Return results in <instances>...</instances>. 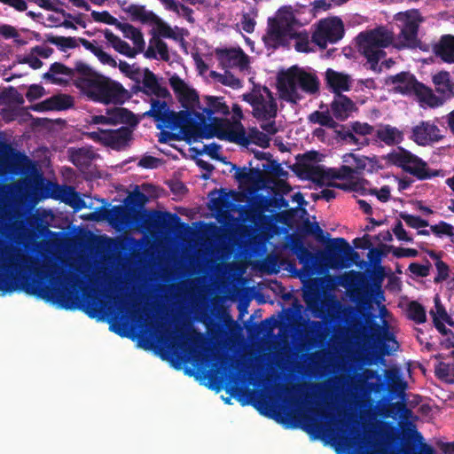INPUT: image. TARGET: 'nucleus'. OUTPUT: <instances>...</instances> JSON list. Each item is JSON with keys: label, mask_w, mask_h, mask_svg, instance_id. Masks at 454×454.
I'll use <instances>...</instances> for the list:
<instances>
[{"label": "nucleus", "mask_w": 454, "mask_h": 454, "mask_svg": "<svg viewBox=\"0 0 454 454\" xmlns=\"http://www.w3.org/2000/svg\"><path fill=\"white\" fill-rule=\"evenodd\" d=\"M52 287L42 290V295L66 309L82 307L91 317L114 316L111 328L120 333L117 329L118 315L127 314L132 319L142 322L141 305L134 299L121 295L114 299V306H108L98 297V290L90 286L89 275L78 270L66 271L63 268L54 267L50 274Z\"/></svg>", "instance_id": "obj_1"}, {"label": "nucleus", "mask_w": 454, "mask_h": 454, "mask_svg": "<svg viewBox=\"0 0 454 454\" xmlns=\"http://www.w3.org/2000/svg\"><path fill=\"white\" fill-rule=\"evenodd\" d=\"M394 20L400 28L395 41L394 33L385 27L366 30L357 36L359 49L373 70H376L379 62L385 57L384 49L389 45L394 44L397 49L419 46L418 29L423 19L419 11L412 9L398 12Z\"/></svg>", "instance_id": "obj_2"}, {"label": "nucleus", "mask_w": 454, "mask_h": 454, "mask_svg": "<svg viewBox=\"0 0 454 454\" xmlns=\"http://www.w3.org/2000/svg\"><path fill=\"white\" fill-rule=\"evenodd\" d=\"M312 404L308 395L296 404L295 417L303 428L308 433L329 439L335 445L338 454H358L352 450L363 442L358 423L347 424L341 419L337 422L325 421L324 419H331L330 416L312 407Z\"/></svg>", "instance_id": "obj_3"}, {"label": "nucleus", "mask_w": 454, "mask_h": 454, "mask_svg": "<svg viewBox=\"0 0 454 454\" xmlns=\"http://www.w3.org/2000/svg\"><path fill=\"white\" fill-rule=\"evenodd\" d=\"M146 321L147 318H145L141 326L153 329L159 347L168 355L184 362L203 364L207 349L200 334L178 327L171 330L158 319L153 325H149Z\"/></svg>", "instance_id": "obj_4"}, {"label": "nucleus", "mask_w": 454, "mask_h": 454, "mask_svg": "<svg viewBox=\"0 0 454 454\" xmlns=\"http://www.w3.org/2000/svg\"><path fill=\"white\" fill-rule=\"evenodd\" d=\"M354 292L356 293L357 303L370 305L372 301H374L379 306L381 324L371 326V334L368 336V339L374 342L383 355L393 354L399 348V344L394 335V318L387 308L384 305H380L385 301L381 286L375 284L370 288L366 286L364 290L359 288Z\"/></svg>", "instance_id": "obj_5"}, {"label": "nucleus", "mask_w": 454, "mask_h": 454, "mask_svg": "<svg viewBox=\"0 0 454 454\" xmlns=\"http://www.w3.org/2000/svg\"><path fill=\"white\" fill-rule=\"evenodd\" d=\"M38 262L26 251L0 239V294L4 295L17 289L16 280L27 273H35Z\"/></svg>", "instance_id": "obj_6"}, {"label": "nucleus", "mask_w": 454, "mask_h": 454, "mask_svg": "<svg viewBox=\"0 0 454 454\" xmlns=\"http://www.w3.org/2000/svg\"><path fill=\"white\" fill-rule=\"evenodd\" d=\"M90 123L99 126H116L121 123L136 125L137 123L134 114L122 107L108 109L106 114L93 115ZM89 136L97 141L114 149H121L131 137V129L129 127H121L116 129L98 128V131L89 133Z\"/></svg>", "instance_id": "obj_7"}, {"label": "nucleus", "mask_w": 454, "mask_h": 454, "mask_svg": "<svg viewBox=\"0 0 454 454\" xmlns=\"http://www.w3.org/2000/svg\"><path fill=\"white\" fill-rule=\"evenodd\" d=\"M145 114L153 117L157 121V128L161 130L183 132L194 139L205 137L202 116L189 111H170L167 103L160 98L152 100L151 109Z\"/></svg>", "instance_id": "obj_8"}, {"label": "nucleus", "mask_w": 454, "mask_h": 454, "mask_svg": "<svg viewBox=\"0 0 454 454\" xmlns=\"http://www.w3.org/2000/svg\"><path fill=\"white\" fill-rule=\"evenodd\" d=\"M336 285L332 276L311 280L302 290V300L315 317H334L340 312L341 302L335 294Z\"/></svg>", "instance_id": "obj_9"}, {"label": "nucleus", "mask_w": 454, "mask_h": 454, "mask_svg": "<svg viewBox=\"0 0 454 454\" xmlns=\"http://www.w3.org/2000/svg\"><path fill=\"white\" fill-rule=\"evenodd\" d=\"M320 82L316 73L292 67L281 73L278 78L279 98L291 104H297L305 95H315L319 91Z\"/></svg>", "instance_id": "obj_10"}, {"label": "nucleus", "mask_w": 454, "mask_h": 454, "mask_svg": "<svg viewBox=\"0 0 454 454\" xmlns=\"http://www.w3.org/2000/svg\"><path fill=\"white\" fill-rule=\"evenodd\" d=\"M343 165L333 170V176L341 180L335 183L334 186L344 191L364 192L366 182L355 177V175L363 171L373 172L379 168V160L375 156L367 157L355 153H345L342 157Z\"/></svg>", "instance_id": "obj_11"}, {"label": "nucleus", "mask_w": 454, "mask_h": 454, "mask_svg": "<svg viewBox=\"0 0 454 454\" xmlns=\"http://www.w3.org/2000/svg\"><path fill=\"white\" fill-rule=\"evenodd\" d=\"M77 84L82 93L95 101L121 104L126 98L127 90L121 83L101 74H89Z\"/></svg>", "instance_id": "obj_12"}, {"label": "nucleus", "mask_w": 454, "mask_h": 454, "mask_svg": "<svg viewBox=\"0 0 454 454\" xmlns=\"http://www.w3.org/2000/svg\"><path fill=\"white\" fill-rule=\"evenodd\" d=\"M243 98L252 106L253 116L261 123L263 131L276 134L278 106L271 91L266 87H254L251 92L244 94Z\"/></svg>", "instance_id": "obj_13"}, {"label": "nucleus", "mask_w": 454, "mask_h": 454, "mask_svg": "<svg viewBox=\"0 0 454 454\" xmlns=\"http://www.w3.org/2000/svg\"><path fill=\"white\" fill-rule=\"evenodd\" d=\"M266 134L253 128L247 134L245 128L240 121H221L214 125V131L206 133L205 137L210 138L216 137L222 140H227L241 145H247L250 143L255 144L261 147H267L270 144V137Z\"/></svg>", "instance_id": "obj_14"}, {"label": "nucleus", "mask_w": 454, "mask_h": 454, "mask_svg": "<svg viewBox=\"0 0 454 454\" xmlns=\"http://www.w3.org/2000/svg\"><path fill=\"white\" fill-rule=\"evenodd\" d=\"M297 24L294 12L290 7L280 9L274 19H269L267 33L263 35L265 44L277 48L287 43Z\"/></svg>", "instance_id": "obj_15"}, {"label": "nucleus", "mask_w": 454, "mask_h": 454, "mask_svg": "<svg viewBox=\"0 0 454 454\" xmlns=\"http://www.w3.org/2000/svg\"><path fill=\"white\" fill-rule=\"evenodd\" d=\"M386 158L389 163L401 168L419 180L430 179L440 174L438 170L430 169L426 161L403 147L393 150Z\"/></svg>", "instance_id": "obj_16"}, {"label": "nucleus", "mask_w": 454, "mask_h": 454, "mask_svg": "<svg viewBox=\"0 0 454 454\" xmlns=\"http://www.w3.org/2000/svg\"><path fill=\"white\" fill-rule=\"evenodd\" d=\"M117 27L123 33V35L133 42L134 47L122 41L109 29L104 31L105 38L112 47L121 54L129 58H134L137 53L144 51L145 43L143 34L133 26L124 23H118Z\"/></svg>", "instance_id": "obj_17"}, {"label": "nucleus", "mask_w": 454, "mask_h": 454, "mask_svg": "<svg viewBox=\"0 0 454 454\" xmlns=\"http://www.w3.org/2000/svg\"><path fill=\"white\" fill-rule=\"evenodd\" d=\"M128 12L134 19L153 26L160 36L178 41L187 35L186 30L178 27H170L152 11L146 10L145 6L132 4Z\"/></svg>", "instance_id": "obj_18"}, {"label": "nucleus", "mask_w": 454, "mask_h": 454, "mask_svg": "<svg viewBox=\"0 0 454 454\" xmlns=\"http://www.w3.org/2000/svg\"><path fill=\"white\" fill-rule=\"evenodd\" d=\"M344 26L336 17L321 20L316 26L311 41L320 48H326L328 43H335L342 38Z\"/></svg>", "instance_id": "obj_19"}, {"label": "nucleus", "mask_w": 454, "mask_h": 454, "mask_svg": "<svg viewBox=\"0 0 454 454\" xmlns=\"http://www.w3.org/2000/svg\"><path fill=\"white\" fill-rule=\"evenodd\" d=\"M169 84L175 91L176 97L181 102L182 106L185 108L184 111L194 113L195 114L200 115L204 119V124L202 130L205 133L214 131V126L206 124V117L203 114H200L196 111V107L199 105V96L197 92L190 88L179 76L173 75L169 78Z\"/></svg>", "instance_id": "obj_20"}, {"label": "nucleus", "mask_w": 454, "mask_h": 454, "mask_svg": "<svg viewBox=\"0 0 454 454\" xmlns=\"http://www.w3.org/2000/svg\"><path fill=\"white\" fill-rule=\"evenodd\" d=\"M442 137L440 129L429 121H423L413 126L410 136L411 140L422 146L439 142Z\"/></svg>", "instance_id": "obj_21"}, {"label": "nucleus", "mask_w": 454, "mask_h": 454, "mask_svg": "<svg viewBox=\"0 0 454 454\" xmlns=\"http://www.w3.org/2000/svg\"><path fill=\"white\" fill-rule=\"evenodd\" d=\"M93 219L106 220L117 230L124 229L131 222L129 210L123 206H115L111 209H104L93 215Z\"/></svg>", "instance_id": "obj_22"}, {"label": "nucleus", "mask_w": 454, "mask_h": 454, "mask_svg": "<svg viewBox=\"0 0 454 454\" xmlns=\"http://www.w3.org/2000/svg\"><path fill=\"white\" fill-rule=\"evenodd\" d=\"M216 56L225 68L236 67L244 72L249 67L248 57L240 49L216 50Z\"/></svg>", "instance_id": "obj_23"}, {"label": "nucleus", "mask_w": 454, "mask_h": 454, "mask_svg": "<svg viewBox=\"0 0 454 454\" xmlns=\"http://www.w3.org/2000/svg\"><path fill=\"white\" fill-rule=\"evenodd\" d=\"M386 84L390 86L394 91L402 94L417 92L420 87L414 75L408 72L388 76L386 79Z\"/></svg>", "instance_id": "obj_24"}, {"label": "nucleus", "mask_w": 454, "mask_h": 454, "mask_svg": "<svg viewBox=\"0 0 454 454\" xmlns=\"http://www.w3.org/2000/svg\"><path fill=\"white\" fill-rule=\"evenodd\" d=\"M30 160L23 153L15 151L12 147L5 146L0 151V165L10 172H16L27 167Z\"/></svg>", "instance_id": "obj_25"}, {"label": "nucleus", "mask_w": 454, "mask_h": 454, "mask_svg": "<svg viewBox=\"0 0 454 454\" xmlns=\"http://www.w3.org/2000/svg\"><path fill=\"white\" fill-rule=\"evenodd\" d=\"M53 49L47 45H36L24 55L17 57L19 64H27L33 69H39L43 66L41 59H48Z\"/></svg>", "instance_id": "obj_26"}, {"label": "nucleus", "mask_w": 454, "mask_h": 454, "mask_svg": "<svg viewBox=\"0 0 454 454\" xmlns=\"http://www.w3.org/2000/svg\"><path fill=\"white\" fill-rule=\"evenodd\" d=\"M375 136L388 146L397 145L404 140L403 132L390 124H380L375 131Z\"/></svg>", "instance_id": "obj_27"}, {"label": "nucleus", "mask_w": 454, "mask_h": 454, "mask_svg": "<svg viewBox=\"0 0 454 454\" xmlns=\"http://www.w3.org/2000/svg\"><path fill=\"white\" fill-rule=\"evenodd\" d=\"M372 433L382 443L377 444L372 450H376L379 446H387L395 440V429L387 422L375 421L373 422L368 431Z\"/></svg>", "instance_id": "obj_28"}, {"label": "nucleus", "mask_w": 454, "mask_h": 454, "mask_svg": "<svg viewBox=\"0 0 454 454\" xmlns=\"http://www.w3.org/2000/svg\"><path fill=\"white\" fill-rule=\"evenodd\" d=\"M25 184L26 182L24 180L0 184V200L3 201L22 202L25 198L23 194Z\"/></svg>", "instance_id": "obj_29"}, {"label": "nucleus", "mask_w": 454, "mask_h": 454, "mask_svg": "<svg viewBox=\"0 0 454 454\" xmlns=\"http://www.w3.org/2000/svg\"><path fill=\"white\" fill-rule=\"evenodd\" d=\"M325 79L327 85L339 94L340 91H347L350 88L351 78L344 73L329 68L325 72Z\"/></svg>", "instance_id": "obj_30"}, {"label": "nucleus", "mask_w": 454, "mask_h": 454, "mask_svg": "<svg viewBox=\"0 0 454 454\" xmlns=\"http://www.w3.org/2000/svg\"><path fill=\"white\" fill-rule=\"evenodd\" d=\"M434 52L443 62L454 63V36L450 35L442 36L434 44Z\"/></svg>", "instance_id": "obj_31"}, {"label": "nucleus", "mask_w": 454, "mask_h": 454, "mask_svg": "<svg viewBox=\"0 0 454 454\" xmlns=\"http://www.w3.org/2000/svg\"><path fill=\"white\" fill-rule=\"evenodd\" d=\"M142 86L146 94L159 98H165L169 95L168 90L159 83L157 77L149 70L145 71Z\"/></svg>", "instance_id": "obj_32"}, {"label": "nucleus", "mask_w": 454, "mask_h": 454, "mask_svg": "<svg viewBox=\"0 0 454 454\" xmlns=\"http://www.w3.org/2000/svg\"><path fill=\"white\" fill-rule=\"evenodd\" d=\"M145 57L147 59H161L168 61L170 59L168 45L159 37H153L149 41L147 50L145 51Z\"/></svg>", "instance_id": "obj_33"}, {"label": "nucleus", "mask_w": 454, "mask_h": 454, "mask_svg": "<svg viewBox=\"0 0 454 454\" xmlns=\"http://www.w3.org/2000/svg\"><path fill=\"white\" fill-rule=\"evenodd\" d=\"M433 82L438 93L444 98L454 95V83L450 80V74L447 71H440L433 75Z\"/></svg>", "instance_id": "obj_34"}, {"label": "nucleus", "mask_w": 454, "mask_h": 454, "mask_svg": "<svg viewBox=\"0 0 454 454\" xmlns=\"http://www.w3.org/2000/svg\"><path fill=\"white\" fill-rule=\"evenodd\" d=\"M209 209L218 214H224L230 211L233 204L229 193L224 192H214L210 194Z\"/></svg>", "instance_id": "obj_35"}, {"label": "nucleus", "mask_w": 454, "mask_h": 454, "mask_svg": "<svg viewBox=\"0 0 454 454\" xmlns=\"http://www.w3.org/2000/svg\"><path fill=\"white\" fill-rule=\"evenodd\" d=\"M333 114L339 120H345L354 109L353 102L346 96L338 94L331 105Z\"/></svg>", "instance_id": "obj_36"}, {"label": "nucleus", "mask_w": 454, "mask_h": 454, "mask_svg": "<svg viewBox=\"0 0 454 454\" xmlns=\"http://www.w3.org/2000/svg\"><path fill=\"white\" fill-rule=\"evenodd\" d=\"M339 285L342 287H351L353 286H357L356 288H354L351 293L352 296L356 299V293L354 292L359 288L364 290L365 286H369L367 284L361 279V274L356 271H348L339 277Z\"/></svg>", "instance_id": "obj_37"}, {"label": "nucleus", "mask_w": 454, "mask_h": 454, "mask_svg": "<svg viewBox=\"0 0 454 454\" xmlns=\"http://www.w3.org/2000/svg\"><path fill=\"white\" fill-rule=\"evenodd\" d=\"M254 405L261 413L270 418L279 417L282 413V408L270 397L259 398L254 401Z\"/></svg>", "instance_id": "obj_38"}, {"label": "nucleus", "mask_w": 454, "mask_h": 454, "mask_svg": "<svg viewBox=\"0 0 454 454\" xmlns=\"http://www.w3.org/2000/svg\"><path fill=\"white\" fill-rule=\"evenodd\" d=\"M82 45L90 52H92L102 64L108 65L110 67H116V61L112 58V56L106 53L103 50L102 46L99 45L96 41L90 42L87 40H82Z\"/></svg>", "instance_id": "obj_39"}, {"label": "nucleus", "mask_w": 454, "mask_h": 454, "mask_svg": "<svg viewBox=\"0 0 454 454\" xmlns=\"http://www.w3.org/2000/svg\"><path fill=\"white\" fill-rule=\"evenodd\" d=\"M0 38L12 40L17 46H24L27 43L15 27L5 23H0Z\"/></svg>", "instance_id": "obj_40"}, {"label": "nucleus", "mask_w": 454, "mask_h": 454, "mask_svg": "<svg viewBox=\"0 0 454 454\" xmlns=\"http://www.w3.org/2000/svg\"><path fill=\"white\" fill-rule=\"evenodd\" d=\"M167 11L175 12L177 16L184 18L188 22L194 21L192 11L179 4L176 0H159Z\"/></svg>", "instance_id": "obj_41"}, {"label": "nucleus", "mask_w": 454, "mask_h": 454, "mask_svg": "<svg viewBox=\"0 0 454 454\" xmlns=\"http://www.w3.org/2000/svg\"><path fill=\"white\" fill-rule=\"evenodd\" d=\"M73 105L71 97L59 95L52 97L42 103L41 109L43 110H62L70 107Z\"/></svg>", "instance_id": "obj_42"}, {"label": "nucleus", "mask_w": 454, "mask_h": 454, "mask_svg": "<svg viewBox=\"0 0 454 454\" xmlns=\"http://www.w3.org/2000/svg\"><path fill=\"white\" fill-rule=\"evenodd\" d=\"M386 378L387 380L388 387L390 391L402 394L407 388V383L401 377L396 370L390 369L386 371Z\"/></svg>", "instance_id": "obj_43"}, {"label": "nucleus", "mask_w": 454, "mask_h": 454, "mask_svg": "<svg viewBox=\"0 0 454 454\" xmlns=\"http://www.w3.org/2000/svg\"><path fill=\"white\" fill-rule=\"evenodd\" d=\"M69 153L71 161L77 167L87 166L94 155V153L88 148L70 150Z\"/></svg>", "instance_id": "obj_44"}, {"label": "nucleus", "mask_w": 454, "mask_h": 454, "mask_svg": "<svg viewBox=\"0 0 454 454\" xmlns=\"http://www.w3.org/2000/svg\"><path fill=\"white\" fill-rule=\"evenodd\" d=\"M236 180L242 185H251L261 176L260 172L247 168H238L234 175Z\"/></svg>", "instance_id": "obj_45"}, {"label": "nucleus", "mask_w": 454, "mask_h": 454, "mask_svg": "<svg viewBox=\"0 0 454 454\" xmlns=\"http://www.w3.org/2000/svg\"><path fill=\"white\" fill-rule=\"evenodd\" d=\"M339 137L346 144L357 145L358 147L368 145L370 143V140L367 137H358L350 126L339 131Z\"/></svg>", "instance_id": "obj_46"}, {"label": "nucleus", "mask_w": 454, "mask_h": 454, "mask_svg": "<svg viewBox=\"0 0 454 454\" xmlns=\"http://www.w3.org/2000/svg\"><path fill=\"white\" fill-rule=\"evenodd\" d=\"M204 113L209 117L214 114H226L229 109L221 98L208 97L207 106L204 109Z\"/></svg>", "instance_id": "obj_47"}, {"label": "nucleus", "mask_w": 454, "mask_h": 454, "mask_svg": "<svg viewBox=\"0 0 454 454\" xmlns=\"http://www.w3.org/2000/svg\"><path fill=\"white\" fill-rule=\"evenodd\" d=\"M438 379L446 383L454 384V364L439 363L434 369Z\"/></svg>", "instance_id": "obj_48"}, {"label": "nucleus", "mask_w": 454, "mask_h": 454, "mask_svg": "<svg viewBox=\"0 0 454 454\" xmlns=\"http://www.w3.org/2000/svg\"><path fill=\"white\" fill-rule=\"evenodd\" d=\"M294 254H296L300 263L303 264L307 275H309V270L308 269L309 267V264L313 261V254L302 243L296 244L294 247Z\"/></svg>", "instance_id": "obj_49"}, {"label": "nucleus", "mask_w": 454, "mask_h": 454, "mask_svg": "<svg viewBox=\"0 0 454 454\" xmlns=\"http://www.w3.org/2000/svg\"><path fill=\"white\" fill-rule=\"evenodd\" d=\"M408 316L409 317L416 322L421 324L426 322L427 315L424 307L417 301H411L408 306Z\"/></svg>", "instance_id": "obj_50"}, {"label": "nucleus", "mask_w": 454, "mask_h": 454, "mask_svg": "<svg viewBox=\"0 0 454 454\" xmlns=\"http://www.w3.org/2000/svg\"><path fill=\"white\" fill-rule=\"evenodd\" d=\"M289 39L294 40V48L296 51L301 52H309L311 51L310 41L309 35L305 32H295L289 37Z\"/></svg>", "instance_id": "obj_51"}, {"label": "nucleus", "mask_w": 454, "mask_h": 454, "mask_svg": "<svg viewBox=\"0 0 454 454\" xmlns=\"http://www.w3.org/2000/svg\"><path fill=\"white\" fill-rule=\"evenodd\" d=\"M69 69L64 65L60 63H54L51 66L50 70L44 76L51 79L52 82H61L63 78L60 75H69Z\"/></svg>", "instance_id": "obj_52"}, {"label": "nucleus", "mask_w": 454, "mask_h": 454, "mask_svg": "<svg viewBox=\"0 0 454 454\" xmlns=\"http://www.w3.org/2000/svg\"><path fill=\"white\" fill-rule=\"evenodd\" d=\"M309 121L312 123H317L328 128H334L336 125L333 117L325 112L315 111L309 116Z\"/></svg>", "instance_id": "obj_53"}, {"label": "nucleus", "mask_w": 454, "mask_h": 454, "mask_svg": "<svg viewBox=\"0 0 454 454\" xmlns=\"http://www.w3.org/2000/svg\"><path fill=\"white\" fill-rule=\"evenodd\" d=\"M212 76L223 85L230 86L233 89L241 87L240 80L228 72H225L224 74H216L215 72H212Z\"/></svg>", "instance_id": "obj_54"}, {"label": "nucleus", "mask_w": 454, "mask_h": 454, "mask_svg": "<svg viewBox=\"0 0 454 454\" xmlns=\"http://www.w3.org/2000/svg\"><path fill=\"white\" fill-rule=\"evenodd\" d=\"M257 12L254 9H251L248 12H246L242 16L240 26L247 33H252L255 27V17Z\"/></svg>", "instance_id": "obj_55"}, {"label": "nucleus", "mask_w": 454, "mask_h": 454, "mask_svg": "<svg viewBox=\"0 0 454 454\" xmlns=\"http://www.w3.org/2000/svg\"><path fill=\"white\" fill-rule=\"evenodd\" d=\"M349 126L358 137H366L374 131V128L366 122L354 121Z\"/></svg>", "instance_id": "obj_56"}, {"label": "nucleus", "mask_w": 454, "mask_h": 454, "mask_svg": "<svg viewBox=\"0 0 454 454\" xmlns=\"http://www.w3.org/2000/svg\"><path fill=\"white\" fill-rule=\"evenodd\" d=\"M49 42L59 46L63 51L77 46L76 40L73 37L51 36L49 38Z\"/></svg>", "instance_id": "obj_57"}, {"label": "nucleus", "mask_w": 454, "mask_h": 454, "mask_svg": "<svg viewBox=\"0 0 454 454\" xmlns=\"http://www.w3.org/2000/svg\"><path fill=\"white\" fill-rule=\"evenodd\" d=\"M430 256L436 260L435 266L437 269V276L434 278V282L439 283L445 280L449 275L448 266L441 261L434 252L430 253Z\"/></svg>", "instance_id": "obj_58"}, {"label": "nucleus", "mask_w": 454, "mask_h": 454, "mask_svg": "<svg viewBox=\"0 0 454 454\" xmlns=\"http://www.w3.org/2000/svg\"><path fill=\"white\" fill-rule=\"evenodd\" d=\"M400 216L404 221V223L411 228L419 229L422 227L428 226L427 221L423 220L419 216L412 215L406 213H402Z\"/></svg>", "instance_id": "obj_59"}, {"label": "nucleus", "mask_w": 454, "mask_h": 454, "mask_svg": "<svg viewBox=\"0 0 454 454\" xmlns=\"http://www.w3.org/2000/svg\"><path fill=\"white\" fill-rule=\"evenodd\" d=\"M434 309H432L430 311V315L433 317V321H434V317L437 320H448L449 316H448L445 309L443 308V306L441 303L439 295L434 296Z\"/></svg>", "instance_id": "obj_60"}, {"label": "nucleus", "mask_w": 454, "mask_h": 454, "mask_svg": "<svg viewBox=\"0 0 454 454\" xmlns=\"http://www.w3.org/2000/svg\"><path fill=\"white\" fill-rule=\"evenodd\" d=\"M390 188L387 185L382 186L380 190L377 188H369L366 186V191L361 192L362 194L370 193L375 195L380 201L386 202L390 197Z\"/></svg>", "instance_id": "obj_61"}, {"label": "nucleus", "mask_w": 454, "mask_h": 454, "mask_svg": "<svg viewBox=\"0 0 454 454\" xmlns=\"http://www.w3.org/2000/svg\"><path fill=\"white\" fill-rule=\"evenodd\" d=\"M431 231L436 236H453V226L445 223L440 222L438 224L431 226Z\"/></svg>", "instance_id": "obj_62"}, {"label": "nucleus", "mask_w": 454, "mask_h": 454, "mask_svg": "<svg viewBox=\"0 0 454 454\" xmlns=\"http://www.w3.org/2000/svg\"><path fill=\"white\" fill-rule=\"evenodd\" d=\"M325 261V266L330 269H340L343 267V260L340 258L335 253H328L324 256Z\"/></svg>", "instance_id": "obj_63"}, {"label": "nucleus", "mask_w": 454, "mask_h": 454, "mask_svg": "<svg viewBox=\"0 0 454 454\" xmlns=\"http://www.w3.org/2000/svg\"><path fill=\"white\" fill-rule=\"evenodd\" d=\"M91 17L95 21L103 22L106 24H118L117 19L113 17L108 12H91Z\"/></svg>", "instance_id": "obj_64"}]
</instances>
